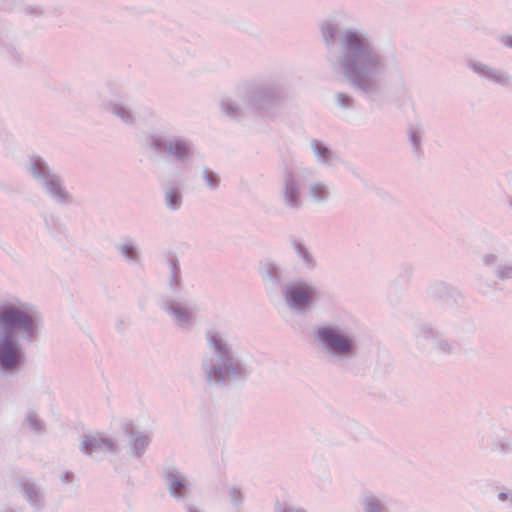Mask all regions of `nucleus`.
<instances>
[{"label":"nucleus","mask_w":512,"mask_h":512,"mask_svg":"<svg viewBox=\"0 0 512 512\" xmlns=\"http://www.w3.org/2000/svg\"><path fill=\"white\" fill-rule=\"evenodd\" d=\"M313 294V290L307 285H294L288 289L286 300L291 306L303 307L310 302Z\"/></svg>","instance_id":"7ed1b4c3"},{"label":"nucleus","mask_w":512,"mask_h":512,"mask_svg":"<svg viewBox=\"0 0 512 512\" xmlns=\"http://www.w3.org/2000/svg\"><path fill=\"white\" fill-rule=\"evenodd\" d=\"M317 335L324 344L336 353L348 354L352 350V342L349 337L335 328H320Z\"/></svg>","instance_id":"f03ea898"},{"label":"nucleus","mask_w":512,"mask_h":512,"mask_svg":"<svg viewBox=\"0 0 512 512\" xmlns=\"http://www.w3.org/2000/svg\"><path fill=\"white\" fill-rule=\"evenodd\" d=\"M171 154L179 159L185 158L189 154V147L181 140L172 141L169 145Z\"/></svg>","instance_id":"20e7f679"},{"label":"nucleus","mask_w":512,"mask_h":512,"mask_svg":"<svg viewBox=\"0 0 512 512\" xmlns=\"http://www.w3.org/2000/svg\"><path fill=\"white\" fill-rule=\"evenodd\" d=\"M36 320L24 306L5 304L0 306V363L4 368H12L18 362L17 350L11 342L16 332L33 335Z\"/></svg>","instance_id":"f257e3e1"},{"label":"nucleus","mask_w":512,"mask_h":512,"mask_svg":"<svg viewBox=\"0 0 512 512\" xmlns=\"http://www.w3.org/2000/svg\"><path fill=\"white\" fill-rule=\"evenodd\" d=\"M171 491L175 496H181L183 490L185 489V485L181 483L179 480H173L171 483Z\"/></svg>","instance_id":"6e6552de"},{"label":"nucleus","mask_w":512,"mask_h":512,"mask_svg":"<svg viewBox=\"0 0 512 512\" xmlns=\"http://www.w3.org/2000/svg\"><path fill=\"white\" fill-rule=\"evenodd\" d=\"M506 43L508 46L512 47V38L508 39Z\"/></svg>","instance_id":"1a4fd4ad"},{"label":"nucleus","mask_w":512,"mask_h":512,"mask_svg":"<svg viewBox=\"0 0 512 512\" xmlns=\"http://www.w3.org/2000/svg\"><path fill=\"white\" fill-rule=\"evenodd\" d=\"M102 445L112 447L111 442L108 440L96 437L88 438L83 442V450L86 453H91L96 448L101 447Z\"/></svg>","instance_id":"39448f33"},{"label":"nucleus","mask_w":512,"mask_h":512,"mask_svg":"<svg viewBox=\"0 0 512 512\" xmlns=\"http://www.w3.org/2000/svg\"><path fill=\"white\" fill-rule=\"evenodd\" d=\"M167 204L171 208H176L180 205L181 197L178 193L171 191L166 195Z\"/></svg>","instance_id":"0eeeda50"},{"label":"nucleus","mask_w":512,"mask_h":512,"mask_svg":"<svg viewBox=\"0 0 512 512\" xmlns=\"http://www.w3.org/2000/svg\"><path fill=\"white\" fill-rule=\"evenodd\" d=\"M344 42H345V45L347 46V48L356 49L360 46L361 39L359 38L358 35H356L354 33H349L345 36Z\"/></svg>","instance_id":"423d86ee"}]
</instances>
